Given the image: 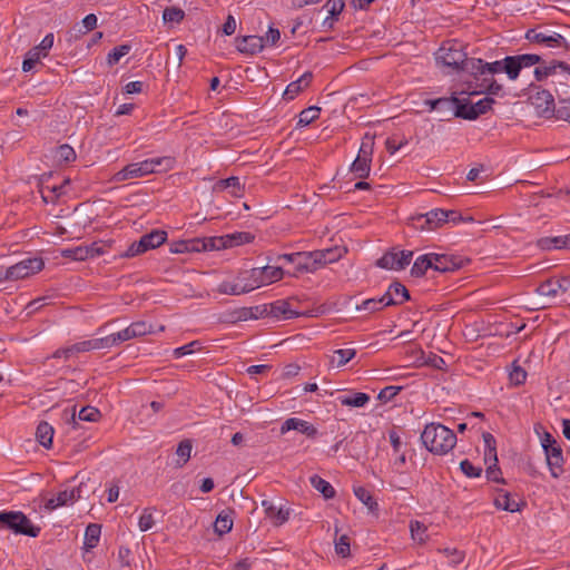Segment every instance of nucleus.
Returning a JSON list of instances; mask_svg holds the SVG:
<instances>
[{"label":"nucleus","mask_w":570,"mask_h":570,"mask_svg":"<svg viewBox=\"0 0 570 570\" xmlns=\"http://www.w3.org/2000/svg\"><path fill=\"white\" fill-rule=\"evenodd\" d=\"M296 269L301 273L314 272V265L312 263L309 252L298 253V258L296 259Z\"/></svg>","instance_id":"obj_55"},{"label":"nucleus","mask_w":570,"mask_h":570,"mask_svg":"<svg viewBox=\"0 0 570 570\" xmlns=\"http://www.w3.org/2000/svg\"><path fill=\"white\" fill-rule=\"evenodd\" d=\"M213 190L215 193H223L228 190L232 196L239 198L244 195V185L240 183L238 177L233 176L216 181L213 186Z\"/></svg>","instance_id":"obj_27"},{"label":"nucleus","mask_w":570,"mask_h":570,"mask_svg":"<svg viewBox=\"0 0 570 570\" xmlns=\"http://www.w3.org/2000/svg\"><path fill=\"white\" fill-rule=\"evenodd\" d=\"M173 166L174 159L171 157L146 159L140 163H132L125 166L111 177V180L115 183H121L134 178H140L156 173L157 167H163V170H169Z\"/></svg>","instance_id":"obj_4"},{"label":"nucleus","mask_w":570,"mask_h":570,"mask_svg":"<svg viewBox=\"0 0 570 570\" xmlns=\"http://www.w3.org/2000/svg\"><path fill=\"white\" fill-rule=\"evenodd\" d=\"M556 116L558 119L570 122V99L561 100L556 109Z\"/></svg>","instance_id":"obj_62"},{"label":"nucleus","mask_w":570,"mask_h":570,"mask_svg":"<svg viewBox=\"0 0 570 570\" xmlns=\"http://www.w3.org/2000/svg\"><path fill=\"white\" fill-rule=\"evenodd\" d=\"M312 78V72L307 71L304 75H302L297 80L288 83L284 91V98L287 100L294 99L304 88H306L311 83Z\"/></svg>","instance_id":"obj_33"},{"label":"nucleus","mask_w":570,"mask_h":570,"mask_svg":"<svg viewBox=\"0 0 570 570\" xmlns=\"http://www.w3.org/2000/svg\"><path fill=\"white\" fill-rule=\"evenodd\" d=\"M154 332L155 331L151 324H148L145 321L134 322L122 331L105 336V346L109 348L122 342L141 337L147 334H153Z\"/></svg>","instance_id":"obj_6"},{"label":"nucleus","mask_w":570,"mask_h":570,"mask_svg":"<svg viewBox=\"0 0 570 570\" xmlns=\"http://www.w3.org/2000/svg\"><path fill=\"white\" fill-rule=\"evenodd\" d=\"M386 305H383L382 296L380 298H368L362 302L361 305L356 307L357 311H370V312H376L385 307Z\"/></svg>","instance_id":"obj_57"},{"label":"nucleus","mask_w":570,"mask_h":570,"mask_svg":"<svg viewBox=\"0 0 570 570\" xmlns=\"http://www.w3.org/2000/svg\"><path fill=\"white\" fill-rule=\"evenodd\" d=\"M266 304L250 307H242L232 313L233 322H244L248 320H259L267 316Z\"/></svg>","instance_id":"obj_25"},{"label":"nucleus","mask_w":570,"mask_h":570,"mask_svg":"<svg viewBox=\"0 0 570 570\" xmlns=\"http://www.w3.org/2000/svg\"><path fill=\"white\" fill-rule=\"evenodd\" d=\"M265 47L264 40L259 36H246L238 40L237 49L240 52L255 55Z\"/></svg>","instance_id":"obj_31"},{"label":"nucleus","mask_w":570,"mask_h":570,"mask_svg":"<svg viewBox=\"0 0 570 570\" xmlns=\"http://www.w3.org/2000/svg\"><path fill=\"white\" fill-rule=\"evenodd\" d=\"M410 298L409 291L400 283L390 285L386 293L382 296L383 305H399L406 302Z\"/></svg>","instance_id":"obj_24"},{"label":"nucleus","mask_w":570,"mask_h":570,"mask_svg":"<svg viewBox=\"0 0 570 570\" xmlns=\"http://www.w3.org/2000/svg\"><path fill=\"white\" fill-rule=\"evenodd\" d=\"M100 412L94 406H83L79 411V419L87 422H97L100 419Z\"/></svg>","instance_id":"obj_56"},{"label":"nucleus","mask_w":570,"mask_h":570,"mask_svg":"<svg viewBox=\"0 0 570 570\" xmlns=\"http://www.w3.org/2000/svg\"><path fill=\"white\" fill-rule=\"evenodd\" d=\"M493 104L494 99L484 97L475 104L460 105L456 110V116L472 120L489 111Z\"/></svg>","instance_id":"obj_19"},{"label":"nucleus","mask_w":570,"mask_h":570,"mask_svg":"<svg viewBox=\"0 0 570 570\" xmlns=\"http://www.w3.org/2000/svg\"><path fill=\"white\" fill-rule=\"evenodd\" d=\"M309 481L313 488L320 491L325 499H332L335 495V490L331 485V483L322 479L321 476L313 475L311 476Z\"/></svg>","instance_id":"obj_46"},{"label":"nucleus","mask_w":570,"mask_h":570,"mask_svg":"<svg viewBox=\"0 0 570 570\" xmlns=\"http://www.w3.org/2000/svg\"><path fill=\"white\" fill-rule=\"evenodd\" d=\"M259 269L265 276L266 285L281 281L284 275L283 269L278 266H264Z\"/></svg>","instance_id":"obj_50"},{"label":"nucleus","mask_w":570,"mask_h":570,"mask_svg":"<svg viewBox=\"0 0 570 570\" xmlns=\"http://www.w3.org/2000/svg\"><path fill=\"white\" fill-rule=\"evenodd\" d=\"M101 527L97 523H90L85 531L83 546L87 551L96 548L99 543Z\"/></svg>","instance_id":"obj_38"},{"label":"nucleus","mask_w":570,"mask_h":570,"mask_svg":"<svg viewBox=\"0 0 570 570\" xmlns=\"http://www.w3.org/2000/svg\"><path fill=\"white\" fill-rule=\"evenodd\" d=\"M232 514V511H223L217 515L214 523V531L218 535L226 534L233 529L234 521Z\"/></svg>","instance_id":"obj_37"},{"label":"nucleus","mask_w":570,"mask_h":570,"mask_svg":"<svg viewBox=\"0 0 570 570\" xmlns=\"http://www.w3.org/2000/svg\"><path fill=\"white\" fill-rule=\"evenodd\" d=\"M354 494L368 509L371 513L377 515L379 504L368 490L363 487H355Z\"/></svg>","instance_id":"obj_39"},{"label":"nucleus","mask_w":570,"mask_h":570,"mask_svg":"<svg viewBox=\"0 0 570 570\" xmlns=\"http://www.w3.org/2000/svg\"><path fill=\"white\" fill-rule=\"evenodd\" d=\"M107 348L105 346L104 337L100 338H92L82 341L76 344H72L68 347L59 348L53 354L52 357L60 358L63 357L65 360H69L70 357H73L80 353L94 351V350H102Z\"/></svg>","instance_id":"obj_14"},{"label":"nucleus","mask_w":570,"mask_h":570,"mask_svg":"<svg viewBox=\"0 0 570 570\" xmlns=\"http://www.w3.org/2000/svg\"><path fill=\"white\" fill-rule=\"evenodd\" d=\"M131 50L130 45H121L114 48L107 56V63L111 67L120 61L122 57L128 55Z\"/></svg>","instance_id":"obj_51"},{"label":"nucleus","mask_w":570,"mask_h":570,"mask_svg":"<svg viewBox=\"0 0 570 570\" xmlns=\"http://www.w3.org/2000/svg\"><path fill=\"white\" fill-rule=\"evenodd\" d=\"M53 433V428L49 423L41 422L37 428L36 438L42 446L49 449L52 444Z\"/></svg>","instance_id":"obj_41"},{"label":"nucleus","mask_w":570,"mask_h":570,"mask_svg":"<svg viewBox=\"0 0 570 570\" xmlns=\"http://www.w3.org/2000/svg\"><path fill=\"white\" fill-rule=\"evenodd\" d=\"M252 281L250 269L243 271L238 273L234 278L223 281L218 285L217 291L224 295H242L249 293L254 291Z\"/></svg>","instance_id":"obj_10"},{"label":"nucleus","mask_w":570,"mask_h":570,"mask_svg":"<svg viewBox=\"0 0 570 570\" xmlns=\"http://www.w3.org/2000/svg\"><path fill=\"white\" fill-rule=\"evenodd\" d=\"M266 308L267 316L276 318L291 320L299 315L291 308L289 303L286 301H276L272 304H266Z\"/></svg>","instance_id":"obj_29"},{"label":"nucleus","mask_w":570,"mask_h":570,"mask_svg":"<svg viewBox=\"0 0 570 570\" xmlns=\"http://www.w3.org/2000/svg\"><path fill=\"white\" fill-rule=\"evenodd\" d=\"M494 504L498 509L517 512L520 510L519 502H517L509 493L502 492L499 493L494 499Z\"/></svg>","instance_id":"obj_43"},{"label":"nucleus","mask_w":570,"mask_h":570,"mask_svg":"<svg viewBox=\"0 0 570 570\" xmlns=\"http://www.w3.org/2000/svg\"><path fill=\"white\" fill-rule=\"evenodd\" d=\"M191 450H193V445L189 440H184L178 444L177 450H176L177 466H183L187 463V461L190 459Z\"/></svg>","instance_id":"obj_47"},{"label":"nucleus","mask_w":570,"mask_h":570,"mask_svg":"<svg viewBox=\"0 0 570 570\" xmlns=\"http://www.w3.org/2000/svg\"><path fill=\"white\" fill-rule=\"evenodd\" d=\"M432 262L431 253L419 256L411 268L412 276H423L428 269L433 268Z\"/></svg>","instance_id":"obj_40"},{"label":"nucleus","mask_w":570,"mask_h":570,"mask_svg":"<svg viewBox=\"0 0 570 570\" xmlns=\"http://www.w3.org/2000/svg\"><path fill=\"white\" fill-rule=\"evenodd\" d=\"M344 6V0H327L325 8L327 9L330 17L324 20L323 24L332 27V18L337 17L343 11Z\"/></svg>","instance_id":"obj_49"},{"label":"nucleus","mask_w":570,"mask_h":570,"mask_svg":"<svg viewBox=\"0 0 570 570\" xmlns=\"http://www.w3.org/2000/svg\"><path fill=\"white\" fill-rule=\"evenodd\" d=\"M563 72L570 73V66H568L563 62L551 63L549 66L537 67L534 69V75H535L537 80H542L546 77H548L549 75L563 73Z\"/></svg>","instance_id":"obj_36"},{"label":"nucleus","mask_w":570,"mask_h":570,"mask_svg":"<svg viewBox=\"0 0 570 570\" xmlns=\"http://www.w3.org/2000/svg\"><path fill=\"white\" fill-rule=\"evenodd\" d=\"M154 524L155 519L153 511L150 509H144L138 520L139 530L142 532L148 531L154 527Z\"/></svg>","instance_id":"obj_54"},{"label":"nucleus","mask_w":570,"mask_h":570,"mask_svg":"<svg viewBox=\"0 0 570 570\" xmlns=\"http://www.w3.org/2000/svg\"><path fill=\"white\" fill-rule=\"evenodd\" d=\"M413 257L411 250H400L393 248L386 252L377 262L376 265L384 269L402 271L410 265Z\"/></svg>","instance_id":"obj_12"},{"label":"nucleus","mask_w":570,"mask_h":570,"mask_svg":"<svg viewBox=\"0 0 570 570\" xmlns=\"http://www.w3.org/2000/svg\"><path fill=\"white\" fill-rule=\"evenodd\" d=\"M57 157L63 161H71L76 158V153L69 145H61L57 149Z\"/></svg>","instance_id":"obj_64"},{"label":"nucleus","mask_w":570,"mask_h":570,"mask_svg":"<svg viewBox=\"0 0 570 570\" xmlns=\"http://www.w3.org/2000/svg\"><path fill=\"white\" fill-rule=\"evenodd\" d=\"M109 245L106 242L98 240L88 245H79L72 248L61 250V256L72 261H87L106 254Z\"/></svg>","instance_id":"obj_8"},{"label":"nucleus","mask_w":570,"mask_h":570,"mask_svg":"<svg viewBox=\"0 0 570 570\" xmlns=\"http://www.w3.org/2000/svg\"><path fill=\"white\" fill-rule=\"evenodd\" d=\"M45 266L42 258L31 257L6 268L8 281H17L39 273Z\"/></svg>","instance_id":"obj_11"},{"label":"nucleus","mask_w":570,"mask_h":570,"mask_svg":"<svg viewBox=\"0 0 570 570\" xmlns=\"http://www.w3.org/2000/svg\"><path fill=\"white\" fill-rule=\"evenodd\" d=\"M262 505L265 510L266 517L275 524L281 525L285 523L289 518V510L281 507H276L273 502L264 500Z\"/></svg>","instance_id":"obj_30"},{"label":"nucleus","mask_w":570,"mask_h":570,"mask_svg":"<svg viewBox=\"0 0 570 570\" xmlns=\"http://www.w3.org/2000/svg\"><path fill=\"white\" fill-rule=\"evenodd\" d=\"M413 226L417 229H435L448 222V214L443 209H433L424 215L412 219Z\"/></svg>","instance_id":"obj_18"},{"label":"nucleus","mask_w":570,"mask_h":570,"mask_svg":"<svg viewBox=\"0 0 570 570\" xmlns=\"http://www.w3.org/2000/svg\"><path fill=\"white\" fill-rule=\"evenodd\" d=\"M97 22H98V19L96 17V14H94V13L87 14L81 21V27L75 26L71 30L68 31V36H69L68 40L69 41L76 40L79 37L94 30L97 27Z\"/></svg>","instance_id":"obj_32"},{"label":"nucleus","mask_w":570,"mask_h":570,"mask_svg":"<svg viewBox=\"0 0 570 570\" xmlns=\"http://www.w3.org/2000/svg\"><path fill=\"white\" fill-rule=\"evenodd\" d=\"M373 149L374 137L366 134L362 139L358 155L351 166V171L355 175V177L365 178L368 176L371 170Z\"/></svg>","instance_id":"obj_7"},{"label":"nucleus","mask_w":570,"mask_h":570,"mask_svg":"<svg viewBox=\"0 0 570 570\" xmlns=\"http://www.w3.org/2000/svg\"><path fill=\"white\" fill-rule=\"evenodd\" d=\"M204 243H208V240H204ZM200 245L203 246V242L197 239L174 242L170 244V252L175 254L197 252L200 249Z\"/></svg>","instance_id":"obj_42"},{"label":"nucleus","mask_w":570,"mask_h":570,"mask_svg":"<svg viewBox=\"0 0 570 570\" xmlns=\"http://www.w3.org/2000/svg\"><path fill=\"white\" fill-rule=\"evenodd\" d=\"M410 533L413 541L424 544L429 540L428 528L417 520L410 522Z\"/></svg>","instance_id":"obj_45"},{"label":"nucleus","mask_w":570,"mask_h":570,"mask_svg":"<svg viewBox=\"0 0 570 570\" xmlns=\"http://www.w3.org/2000/svg\"><path fill=\"white\" fill-rule=\"evenodd\" d=\"M185 17L184 10L178 7H168L163 12L164 22L179 23Z\"/></svg>","instance_id":"obj_53"},{"label":"nucleus","mask_w":570,"mask_h":570,"mask_svg":"<svg viewBox=\"0 0 570 570\" xmlns=\"http://www.w3.org/2000/svg\"><path fill=\"white\" fill-rule=\"evenodd\" d=\"M335 551L342 557H346L350 553V538L345 534L341 535L335 542Z\"/></svg>","instance_id":"obj_63"},{"label":"nucleus","mask_w":570,"mask_h":570,"mask_svg":"<svg viewBox=\"0 0 570 570\" xmlns=\"http://www.w3.org/2000/svg\"><path fill=\"white\" fill-rule=\"evenodd\" d=\"M460 469L468 478H479L482 472L480 466L473 465L469 460H463L460 463Z\"/></svg>","instance_id":"obj_60"},{"label":"nucleus","mask_w":570,"mask_h":570,"mask_svg":"<svg viewBox=\"0 0 570 570\" xmlns=\"http://www.w3.org/2000/svg\"><path fill=\"white\" fill-rule=\"evenodd\" d=\"M65 184H69V180H65L62 185L45 186L41 190L43 200L46 203L53 202L55 198H58L59 196L65 194Z\"/></svg>","instance_id":"obj_52"},{"label":"nucleus","mask_w":570,"mask_h":570,"mask_svg":"<svg viewBox=\"0 0 570 570\" xmlns=\"http://www.w3.org/2000/svg\"><path fill=\"white\" fill-rule=\"evenodd\" d=\"M289 431H297L312 439L317 435V429L313 424L298 417H289L284 421L281 426V433L285 434Z\"/></svg>","instance_id":"obj_23"},{"label":"nucleus","mask_w":570,"mask_h":570,"mask_svg":"<svg viewBox=\"0 0 570 570\" xmlns=\"http://www.w3.org/2000/svg\"><path fill=\"white\" fill-rule=\"evenodd\" d=\"M509 379L512 384L521 385L525 382L527 372L521 366L513 364L512 370L509 373Z\"/></svg>","instance_id":"obj_58"},{"label":"nucleus","mask_w":570,"mask_h":570,"mask_svg":"<svg viewBox=\"0 0 570 570\" xmlns=\"http://www.w3.org/2000/svg\"><path fill=\"white\" fill-rule=\"evenodd\" d=\"M321 108L316 106L308 107L301 111L298 116L297 126L305 127L313 122L315 119L320 117Z\"/></svg>","instance_id":"obj_48"},{"label":"nucleus","mask_w":570,"mask_h":570,"mask_svg":"<svg viewBox=\"0 0 570 570\" xmlns=\"http://www.w3.org/2000/svg\"><path fill=\"white\" fill-rule=\"evenodd\" d=\"M531 104L535 108L537 114L544 118L551 117L557 109L552 95L547 90L538 91L533 95Z\"/></svg>","instance_id":"obj_22"},{"label":"nucleus","mask_w":570,"mask_h":570,"mask_svg":"<svg viewBox=\"0 0 570 570\" xmlns=\"http://www.w3.org/2000/svg\"><path fill=\"white\" fill-rule=\"evenodd\" d=\"M199 345H200V343L198 341H194L184 346L177 347L174 350V356L176 358H179L185 355L193 354L199 347Z\"/></svg>","instance_id":"obj_61"},{"label":"nucleus","mask_w":570,"mask_h":570,"mask_svg":"<svg viewBox=\"0 0 570 570\" xmlns=\"http://www.w3.org/2000/svg\"><path fill=\"white\" fill-rule=\"evenodd\" d=\"M167 239L165 230L155 229L140 237L138 242H134L125 252L124 257H134L146 253L147 250L159 247Z\"/></svg>","instance_id":"obj_9"},{"label":"nucleus","mask_w":570,"mask_h":570,"mask_svg":"<svg viewBox=\"0 0 570 570\" xmlns=\"http://www.w3.org/2000/svg\"><path fill=\"white\" fill-rule=\"evenodd\" d=\"M569 237L570 235L559 237H544L539 239L538 245L542 249L567 248L570 247Z\"/></svg>","instance_id":"obj_44"},{"label":"nucleus","mask_w":570,"mask_h":570,"mask_svg":"<svg viewBox=\"0 0 570 570\" xmlns=\"http://www.w3.org/2000/svg\"><path fill=\"white\" fill-rule=\"evenodd\" d=\"M525 39L530 42L544 45L546 47H559L563 42V37L558 32L548 30L531 29L525 33Z\"/></svg>","instance_id":"obj_21"},{"label":"nucleus","mask_w":570,"mask_h":570,"mask_svg":"<svg viewBox=\"0 0 570 570\" xmlns=\"http://www.w3.org/2000/svg\"><path fill=\"white\" fill-rule=\"evenodd\" d=\"M322 253L324 254L323 264L326 265L338 261L343 256L344 249L340 247H333L322 249Z\"/></svg>","instance_id":"obj_59"},{"label":"nucleus","mask_w":570,"mask_h":570,"mask_svg":"<svg viewBox=\"0 0 570 570\" xmlns=\"http://www.w3.org/2000/svg\"><path fill=\"white\" fill-rule=\"evenodd\" d=\"M570 289V278L567 276L551 277L546 282L541 283L537 292L541 296L556 297L560 294L566 293Z\"/></svg>","instance_id":"obj_17"},{"label":"nucleus","mask_w":570,"mask_h":570,"mask_svg":"<svg viewBox=\"0 0 570 570\" xmlns=\"http://www.w3.org/2000/svg\"><path fill=\"white\" fill-rule=\"evenodd\" d=\"M432 254V264L433 269L438 272H451L455 271L461 267V261L454 256L446 255V254H438V253H431Z\"/></svg>","instance_id":"obj_26"},{"label":"nucleus","mask_w":570,"mask_h":570,"mask_svg":"<svg viewBox=\"0 0 570 570\" xmlns=\"http://www.w3.org/2000/svg\"><path fill=\"white\" fill-rule=\"evenodd\" d=\"M543 449L546 451L547 463L549 465L551 474L552 476L557 478L562 470L561 468L563 458L561 449L558 448L557 445H548L546 443L543 444Z\"/></svg>","instance_id":"obj_28"},{"label":"nucleus","mask_w":570,"mask_h":570,"mask_svg":"<svg viewBox=\"0 0 570 570\" xmlns=\"http://www.w3.org/2000/svg\"><path fill=\"white\" fill-rule=\"evenodd\" d=\"M0 528L10 530L14 534L36 538L40 533V527L35 525L31 520L21 511H1Z\"/></svg>","instance_id":"obj_5"},{"label":"nucleus","mask_w":570,"mask_h":570,"mask_svg":"<svg viewBox=\"0 0 570 570\" xmlns=\"http://www.w3.org/2000/svg\"><path fill=\"white\" fill-rule=\"evenodd\" d=\"M507 57L501 61L484 62L482 59L471 58V61L466 63L469 75L473 78L475 88L480 92H489L491 95H498L502 86L499 85L493 76L501 71H505Z\"/></svg>","instance_id":"obj_1"},{"label":"nucleus","mask_w":570,"mask_h":570,"mask_svg":"<svg viewBox=\"0 0 570 570\" xmlns=\"http://www.w3.org/2000/svg\"><path fill=\"white\" fill-rule=\"evenodd\" d=\"M80 498H81V488L73 487L70 489H65V490L60 491L59 493H57V495H53L52 498L48 499L45 503V507L48 510H55L60 507L72 504Z\"/></svg>","instance_id":"obj_20"},{"label":"nucleus","mask_w":570,"mask_h":570,"mask_svg":"<svg viewBox=\"0 0 570 570\" xmlns=\"http://www.w3.org/2000/svg\"><path fill=\"white\" fill-rule=\"evenodd\" d=\"M421 440L430 452L438 455L449 453L456 444L455 433L441 423L428 424L421 434Z\"/></svg>","instance_id":"obj_3"},{"label":"nucleus","mask_w":570,"mask_h":570,"mask_svg":"<svg viewBox=\"0 0 570 570\" xmlns=\"http://www.w3.org/2000/svg\"><path fill=\"white\" fill-rule=\"evenodd\" d=\"M340 403L348 407H364L370 402V396L363 392L338 396Z\"/></svg>","instance_id":"obj_35"},{"label":"nucleus","mask_w":570,"mask_h":570,"mask_svg":"<svg viewBox=\"0 0 570 570\" xmlns=\"http://www.w3.org/2000/svg\"><path fill=\"white\" fill-rule=\"evenodd\" d=\"M484 442V462L488 464L487 478L491 481L499 482L500 470L498 468L497 442L491 433H483Z\"/></svg>","instance_id":"obj_13"},{"label":"nucleus","mask_w":570,"mask_h":570,"mask_svg":"<svg viewBox=\"0 0 570 570\" xmlns=\"http://www.w3.org/2000/svg\"><path fill=\"white\" fill-rule=\"evenodd\" d=\"M540 61L538 55H519L507 57L505 72L511 80H515L522 68L531 67Z\"/></svg>","instance_id":"obj_16"},{"label":"nucleus","mask_w":570,"mask_h":570,"mask_svg":"<svg viewBox=\"0 0 570 570\" xmlns=\"http://www.w3.org/2000/svg\"><path fill=\"white\" fill-rule=\"evenodd\" d=\"M434 56L436 66L446 69V72L463 71L469 75L466 63L471 61V58H468L462 42L458 40L444 41Z\"/></svg>","instance_id":"obj_2"},{"label":"nucleus","mask_w":570,"mask_h":570,"mask_svg":"<svg viewBox=\"0 0 570 570\" xmlns=\"http://www.w3.org/2000/svg\"><path fill=\"white\" fill-rule=\"evenodd\" d=\"M356 355L355 348H340L335 350L332 355L328 356V365L332 368H340L346 365Z\"/></svg>","instance_id":"obj_34"},{"label":"nucleus","mask_w":570,"mask_h":570,"mask_svg":"<svg viewBox=\"0 0 570 570\" xmlns=\"http://www.w3.org/2000/svg\"><path fill=\"white\" fill-rule=\"evenodd\" d=\"M253 239L254 236L249 233H235L223 237L208 239V243H203V249H220L225 247H233L250 243Z\"/></svg>","instance_id":"obj_15"}]
</instances>
